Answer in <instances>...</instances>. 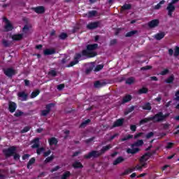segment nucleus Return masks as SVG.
Wrapping results in <instances>:
<instances>
[{
    "instance_id": "1",
    "label": "nucleus",
    "mask_w": 179,
    "mask_h": 179,
    "mask_svg": "<svg viewBox=\"0 0 179 179\" xmlns=\"http://www.w3.org/2000/svg\"><path fill=\"white\" fill-rule=\"evenodd\" d=\"M96 55L97 52L83 50L81 53L75 54L74 60L70 62V64L68 65V68H71L74 66V65L79 64V59H80L82 57H86L87 58H94V57H96Z\"/></svg>"
},
{
    "instance_id": "2",
    "label": "nucleus",
    "mask_w": 179,
    "mask_h": 179,
    "mask_svg": "<svg viewBox=\"0 0 179 179\" xmlns=\"http://www.w3.org/2000/svg\"><path fill=\"white\" fill-rule=\"evenodd\" d=\"M170 114H163V112H158L157 114L154 115L153 116L145 117L144 119L141 120L140 121V124H146L148 122H150V121H152L154 124H156L157 122H163L164 120L169 117Z\"/></svg>"
},
{
    "instance_id": "3",
    "label": "nucleus",
    "mask_w": 179,
    "mask_h": 179,
    "mask_svg": "<svg viewBox=\"0 0 179 179\" xmlns=\"http://www.w3.org/2000/svg\"><path fill=\"white\" fill-rule=\"evenodd\" d=\"M34 144L32 145V149H37L36 153L38 155H41L42 152H44L45 149L43 147L40 148V138H36L33 140Z\"/></svg>"
},
{
    "instance_id": "4",
    "label": "nucleus",
    "mask_w": 179,
    "mask_h": 179,
    "mask_svg": "<svg viewBox=\"0 0 179 179\" xmlns=\"http://www.w3.org/2000/svg\"><path fill=\"white\" fill-rule=\"evenodd\" d=\"M16 146H11L9 147L8 149H5L3 150V155L6 156V157H10L15 155V152H16Z\"/></svg>"
},
{
    "instance_id": "5",
    "label": "nucleus",
    "mask_w": 179,
    "mask_h": 179,
    "mask_svg": "<svg viewBox=\"0 0 179 179\" xmlns=\"http://www.w3.org/2000/svg\"><path fill=\"white\" fill-rule=\"evenodd\" d=\"M101 156V154L100 153V151L99 150H92L87 155H84V159H97L98 157H100Z\"/></svg>"
},
{
    "instance_id": "6",
    "label": "nucleus",
    "mask_w": 179,
    "mask_h": 179,
    "mask_svg": "<svg viewBox=\"0 0 179 179\" xmlns=\"http://www.w3.org/2000/svg\"><path fill=\"white\" fill-rule=\"evenodd\" d=\"M55 106V103H50L47 104L45 106L46 109L42 110L41 111V117H47V115L50 114V113H51V108Z\"/></svg>"
},
{
    "instance_id": "7",
    "label": "nucleus",
    "mask_w": 179,
    "mask_h": 179,
    "mask_svg": "<svg viewBox=\"0 0 179 179\" xmlns=\"http://www.w3.org/2000/svg\"><path fill=\"white\" fill-rule=\"evenodd\" d=\"M3 73L8 78H12L14 75H16V71L13 68L3 69Z\"/></svg>"
},
{
    "instance_id": "8",
    "label": "nucleus",
    "mask_w": 179,
    "mask_h": 179,
    "mask_svg": "<svg viewBox=\"0 0 179 179\" xmlns=\"http://www.w3.org/2000/svg\"><path fill=\"white\" fill-rule=\"evenodd\" d=\"M3 21L6 22V25L4 27L5 31H12L13 30V25L9 22L8 18L4 17Z\"/></svg>"
},
{
    "instance_id": "9",
    "label": "nucleus",
    "mask_w": 179,
    "mask_h": 179,
    "mask_svg": "<svg viewBox=\"0 0 179 179\" xmlns=\"http://www.w3.org/2000/svg\"><path fill=\"white\" fill-rule=\"evenodd\" d=\"M125 122L124 118H120L116 120L113 124V128H118L120 127H122L124 125V122Z\"/></svg>"
},
{
    "instance_id": "10",
    "label": "nucleus",
    "mask_w": 179,
    "mask_h": 179,
    "mask_svg": "<svg viewBox=\"0 0 179 179\" xmlns=\"http://www.w3.org/2000/svg\"><path fill=\"white\" fill-rule=\"evenodd\" d=\"M16 108H17V104L12 101H10L8 102V111L13 113L16 111Z\"/></svg>"
},
{
    "instance_id": "11",
    "label": "nucleus",
    "mask_w": 179,
    "mask_h": 179,
    "mask_svg": "<svg viewBox=\"0 0 179 179\" xmlns=\"http://www.w3.org/2000/svg\"><path fill=\"white\" fill-rule=\"evenodd\" d=\"M99 26H100V22H99V21L90 22L87 25V29H88V30H94V29H97V27H99Z\"/></svg>"
},
{
    "instance_id": "12",
    "label": "nucleus",
    "mask_w": 179,
    "mask_h": 179,
    "mask_svg": "<svg viewBox=\"0 0 179 179\" xmlns=\"http://www.w3.org/2000/svg\"><path fill=\"white\" fill-rule=\"evenodd\" d=\"M33 10L38 13V15H43L45 13V7L43 6H39L33 8Z\"/></svg>"
},
{
    "instance_id": "13",
    "label": "nucleus",
    "mask_w": 179,
    "mask_h": 179,
    "mask_svg": "<svg viewBox=\"0 0 179 179\" xmlns=\"http://www.w3.org/2000/svg\"><path fill=\"white\" fill-rule=\"evenodd\" d=\"M166 10H168V15L171 17L173 16V12L176 10V6L171 3H169L168 6L166 7Z\"/></svg>"
},
{
    "instance_id": "14",
    "label": "nucleus",
    "mask_w": 179,
    "mask_h": 179,
    "mask_svg": "<svg viewBox=\"0 0 179 179\" xmlns=\"http://www.w3.org/2000/svg\"><path fill=\"white\" fill-rule=\"evenodd\" d=\"M160 22L159 20H152L148 22V27L150 29H155V27H157Z\"/></svg>"
},
{
    "instance_id": "15",
    "label": "nucleus",
    "mask_w": 179,
    "mask_h": 179,
    "mask_svg": "<svg viewBox=\"0 0 179 179\" xmlns=\"http://www.w3.org/2000/svg\"><path fill=\"white\" fill-rule=\"evenodd\" d=\"M138 152H141V149L139 148H127V153H128V155H136V153H138Z\"/></svg>"
},
{
    "instance_id": "16",
    "label": "nucleus",
    "mask_w": 179,
    "mask_h": 179,
    "mask_svg": "<svg viewBox=\"0 0 179 179\" xmlns=\"http://www.w3.org/2000/svg\"><path fill=\"white\" fill-rule=\"evenodd\" d=\"M99 48V44L94 43V44H89L86 46L87 51H94V50H97Z\"/></svg>"
},
{
    "instance_id": "17",
    "label": "nucleus",
    "mask_w": 179,
    "mask_h": 179,
    "mask_svg": "<svg viewBox=\"0 0 179 179\" xmlns=\"http://www.w3.org/2000/svg\"><path fill=\"white\" fill-rule=\"evenodd\" d=\"M112 148H113V145L111 144H108L106 146H103L101 150L99 151V153H101V156H102V155H104L106 152H108V150H110V149H112Z\"/></svg>"
},
{
    "instance_id": "18",
    "label": "nucleus",
    "mask_w": 179,
    "mask_h": 179,
    "mask_svg": "<svg viewBox=\"0 0 179 179\" xmlns=\"http://www.w3.org/2000/svg\"><path fill=\"white\" fill-rule=\"evenodd\" d=\"M11 38L13 41H20L23 40V34H17L11 36Z\"/></svg>"
},
{
    "instance_id": "19",
    "label": "nucleus",
    "mask_w": 179,
    "mask_h": 179,
    "mask_svg": "<svg viewBox=\"0 0 179 179\" xmlns=\"http://www.w3.org/2000/svg\"><path fill=\"white\" fill-rule=\"evenodd\" d=\"M57 51L54 48L51 49H45L43 50V55H54V54H56Z\"/></svg>"
},
{
    "instance_id": "20",
    "label": "nucleus",
    "mask_w": 179,
    "mask_h": 179,
    "mask_svg": "<svg viewBox=\"0 0 179 179\" xmlns=\"http://www.w3.org/2000/svg\"><path fill=\"white\" fill-rule=\"evenodd\" d=\"M132 100V96L130 94H127L122 98L121 104H125V103H129Z\"/></svg>"
},
{
    "instance_id": "21",
    "label": "nucleus",
    "mask_w": 179,
    "mask_h": 179,
    "mask_svg": "<svg viewBox=\"0 0 179 179\" xmlns=\"http://www.w3.org/2000/svg\"><path fill=\"white\" fill-rule=\"evenodd\" d=\"M143 145V140H138L131 145V148H139Z\"/></svg>"
},
{
    "instance_id": "22",
    "label": "nucleus",
    "mask_w": 179,
    "mask_h": 179,
    "mask_svg": "<svg viewBox=\"0 0 179 179\" xmlns=\"http://www.w3.org/2000/svg\"><path fill=\"white\" fill-rule=\"evenodd\" d=\"M48 143L50 146H53V145H58V139L55 137H52L48 139Z\"/></svg>"
},
{
    "instance_id": "23",
    "label": "nucleus",
    "mask_w": 179,
    "mask_h": 179,
    "mask_svg": "<svg viewBox=\"0 0 179 179\" xmlns=\"http://www.w3.org/2000/svg\"><path fill=\"white\" fill-rule=\"evenodd\" d=\"M122 162H125V159H124L123 157L120 156L118 157L115 161H113V166H117L120 164V163H122Z\"/></svg>"
},
{
    "instance_id": "24",
    "label": "nucleus",
    "mask_w": 179,
    "mask_h": 179,
    "mask_svg": "<svg viewBox=\"0 0 179 179\" xmlns=\"http://www.w3.org/2000/svg\"><path fill=\"white\" fill-rule=\"evenodd\" d=\"M35 163H36V158L35 157L31 158L27 163V169H28V170L33 169L31 166H33V164H34Z\"/></svg>"
},
{
    "instance_id": "25",
    "label": "nucleus",
    "mask_w": 179,
    "mask_h": 179,
    "mask_svg": "<svg viewBox=\"0 0 179 179\" xmlns=\"http://www.w3.org/2000/svg\"><path fill=\"white\" fill-rule=\"evenodd\" d=\"M106 85H107V83H106L105 82H100L99 80L96 81L94 83V86L96 88H100V87H103V86H106Z\"/></svg>"
},
{
    "instance_id": "26",
    "label": "nucleus",
    "mask_w": 179,
    "mask_h": 179,
    "mask_svg": "<svg viewBox=\"0 0 179 179\" xmlns=\"http://www.w3.org/2000/svg\"><path fill=\"white\" fill-rule=\"evenodd\" d=\"M17 96L18 97L22 99L24 101H26V100H27L28 95L24 92H18Z\"/></svg>"
},
{
    "instance_id": "27",
    "label": "nucleus",
    "mask_w": 179,
    "mask_h": 179,
    "mask_svg": "<svg viewBox=\"0 0 179 179\" xmlns=\"http://www.w3.org/2000/svg\"><path fill=\"white\" fill-rule=\"evenodd\" d=\"M72 167H73V169H83V164L80 162L76 161L72 164Z\"/></svg>"
},
{
    "instance_id": "28",
    "label": "nucleus",
    "mask_w": 179,
    "mask_h": 179,
    "mask_svg": "<svg viewBox=\"0 0 179 179\" xmlns=\"http://www.w3.org/2000/svg\"><path fill=\"white\" fill-rule=\"evenodd\" d=\"M142 108L147 111H150V110H152V104L150 102H147L143 104Z\"/></svg>"
},
{
    "instance_id": "29",
    "label": "nucleus",
    "mask_w": 179,
    "mask_h": 179,
    "mask_svg": "<svg viewBox=\"0 0 179 179\" xmlns=\"http://www.w3.org/2000/svg\"><path fill=\"white\" fill-rule=\"evenodd\" d=\"M22 115H24L25 117L27 116V113H24L22 110H17L14 113V117H16V118H19V117H22Z\"/></svg>"
},
{
    "instance_id": "30",
    "label": "nucleus",
    "mask_w": 179,
    "mask_h": 179,
    "mask_svg": "<svg viewBox=\"0 0 179 179\" xmlns=\"http://www.w3.org/2000/svg\"><path fill=\"white\" fill-rule=\"evenodd\" d=\"M164 36H166V34H164V32H160L155 34V38L159 41V40H162V38H164Z\"/></svg>"
},
{
    "instance_id": "31",
    "label": "nucleus",
    "mask_w": 179,
    "mask_h": 179,
    "mask_svg": "<svg viewBox=\"0 0 179 179\" xmlns=\"http://www.w3.org/2000/svg\"><path fill=\"white\" fill-rule=\"evenodd\" d=\"M92 122V120L90 119H87V120H85L80 124V128H85V127H87L89 124Z\"/></svg>"
},
{
    "instance_id": "32",
    "label": "nucleus",
    "mask_w": 179,
    "mask_h": 179,
    "mask_svg": "<svg viewBox=\"0 0 179 179\" xmlns=\"http://www.w3.org/2000/svg\"><path fill=\"white\" fill-rule=\"evenodd\" d=\"M148 92H149V89L143 87L141 89L138 90V94H146V93H148Z\"/></svg>"
},
{
    "instance_id": "33",
    "label": "nucleus",
    "mask_w": 179,
    "mask_h": 179,
    "mask_svg": "<svg viewBox=\"0 0 179 179\" xmlns=\"http://www.w3.org/2000/svg\"><path fill=\"white\" fill-rule=\"evenodd\" d=\"M93 69H94V64L91 63L90 66L86 69L85 73L87 75H89V73H90V72H92V71H93Z\"/></svg>"
},
{
    "instance_id": "34",
    "label": "nucleus",
    "mask_w": 179,
    "mask_h": 179,
    "mask_svg": "<svg viewBox=\"0 0 179 179\" xmlns=\"http://www.w3.org/2000/svg\"><path fill=\"white\" fill-rule=\"evenodd\" d=\"M132 8V5L125 3L122 6V10H129Z\"/></svg>"
},
{
    "instance_id": "35",
    "label": "nucleus",
    "mask_w": 179,
    "mask_h": 179,
    "mask_svg": "<svg viewBox=\"0 0 179 179\" xmlns=\"http://www.w3.org/2000/svg\"><path fill=\"white\" fill-rule=\"evenodd\" d=\"M69 177H71V172L69 171H66L63 173L61 179H68Z\"/></svg>"
},
{
    "instance_id": "36",
    "label": "nucleus",
    "mask_w": 179,
    "mask_h": 179,
    "mask_svg": "<svg viewBox=\"0 0 179 179\" xmlns=\"http://www.w3.org/2000/svg\"><path fill=\"white\" fill-rule=\"evenodd\" d=\"M166 83L171 84L174 82V75H171L166 80H165Z\"/></svg>"
},
{
    "instance_id": "37",
    "label": "nucleus",
    "mask_w": 179,
    "mask_h": 179,
    "mask_svg": "<svg viewBox=\"0 0 179 179\" xmlns=\"http://www.w3.org/2000/svg\"><path fill=\"white\" fill-rule=\"evenodd\" d=\"M2 44L3 45V47L8 48L10 45H12V42H10L9 41H6V39H3Z\"/></svg>"
},
{
    "instance_id": "38",
    "label": "nucleus",
    "mask_w": 179,
    "mask_h": 179,
    "mask_svg": "<svg viewBox=\"0 0 179 179\" xmlns=\"http://www.w3.org/2000/svg\"><path fill=\"white\" fill-rule=\"evenodd\" d=\"M97 15V10H90L87 13L88 17H94Z\"/></svg>"
},
{
    "instance_id": "39",
    "label": "nucleus",
    "mask_w": 179,
    "mask_h": 179,
    "mask_svg": "<svg viewBox=\"0 0 179 179\" xmlns=\"http://www.w3.org/2000/svg\"><path fill=\"white\" fill-rule=\"evenodd\" d=\"M134 110H135V106H131L130 108H127L124 111V115H128V114H129L130 113H132V111H134Z\"/></svg>"
},
{
    "instance_id": "40",
    "label": "nucleus",
    "mask_w": 179,
    "mask_h": 179,
    "mask_svg": "<svg viewBox=\"0 0 179 179\" xmlns=\"http://www.w3.org/2000/svg\"><path fill=\"white\" fill-rule=\"evenodd\" d=\"M136 33H138L137 30H133L127 32L125 36L126 37H132V36H135Z\"/></svg>"
},
{
    "instance_id": "41",
    "label": "nucleus",
    "mask_w": 179,
    "mask_h": 179,
    "mask_svg": "<svg viewBox=\"0 0 179 179\" xmlns=\"http://www.w3.org/2000/svg\"><path fill=\"white\" fill-rule=\"evenodd\" d=\"M59 40H66V38H68V34L65 32H62L59 35Z\"/></svg>"
},
{
    "instance_id": "42",
    "label": "nucleus",
    "mask_w": 179,
    "mask_h": 179,
    "mask_svg": "<svg viewBox=\"0 0 179 179\" xmlns=\"http://www.w3.org/2000/svg\"><path fill=\"white\" fill-rule=\"evenodd\" d=\"M40 94V91L39 90H36L35 91L32 92L31 94V99H34L35 97H37Z\"/></svg>"
},
{
    "instance_id": "43",
    "label": "nucleus",
    "mask_w": 179,
    "mask_h": 179,
    "mask_svg": "<svg viewBox=\"0 0 179 179\" xmlns=\"http://www.w3.org/2000/svg\"><path fill=\"white\" fill-rule=\"evenodd\" d=\"M132 138H134V135L132 134H129L127 136L121 138V141L122 142H125V141H128L129 139H132Z\"/></svg>"
},
{
    "instance_id": "44",
    "label": "nucleus",
    "mask_w": 179,
    "mask_h": 179,
    "mask_svg": "<svg viewBox=\"0 0 179 179\" xmlns=\"http://www.w3.org/2000/svg\"><path fill=\"white\" fill-rule=\"evenodd\" d=\"M149 160V157H146L144 154L141 158H140V163H143L145 162H148Z\"/></svg>"
},
{
    "instance_id": "45",
    "label": "nucleus",
    "mask_w": 179,
    "mask_h": 179,
    "mask_svg": "<svg viewBox=\"0 0 179 179\" xmlns=\"http://www.w3.org/2000/svg\"><path fill=\"white\" fill-rule=\"evenodd\" d=\"M134 82H135V80L133 78V77H130L126 80L127 85H132Z\"/></svg>"
},
{
    "instance_id": "46",
    "label": "nucleus",
    "mask_w": 179,
    "mask_h": 179,
    "mask_svg": "<svg viewBox=\"0 0 179 179\" xmlns=\"http://www.w3.org/2000/svg\"><path fill=\"white\" fill-rule=\"evenodd\" d=\"M103 68H104V66L103 64H99L95 67L94 72H99V71H101Z\"/></svg>"
},
{
    "instance_id": "47",
    "label": "nucleus",
    "mask_w": 179,
    "mask_h": 179,
    "mask_svg": "<svg viewBox=\"0 0 179 179\" xmlns=\"http://www.w3.org/2000/svg\"><path fill=\"white\" fill-rule=\"evenodd\" d=\"M30 131V127L26 126L21 130V134H26V132H29Z\"/></svg>"
},
{
    "instance_id": "48",
    "label": "nucleus",
    "mask_w": 179,
    "mask_h": 179,
    "mask_svg": "<svg viewBox=\"0 0 179 179\" xmlns=\"http://www.w3.org/2000/svg\"><path fill=\"white\" fill-rule=\"evenodd\" d=\"M48 74L55 78V76H57V71L55 70H50Z\"/></svg>"
},
{
    "instance_id": "49",
    "label": "nucleus",
    "mask_w": 179,
    "mask_h": 179,
    "mask_svg": "<svg viewBox=\"0 0 179 179\" xmlns=\"http://www.w3.org/2000/svg\"><path fill=\"white\" fill-rule=\"evenodd\" d=\"M54 160V155H51L50 157H48L45 159V163H50V162H52Z\"/></svg>"
},
{
    "instance_id": "50",
    "label": "nucleus",
    "mask_w": 179,
    "mask_h": 179,
    "mask_svg": "<svg viewBox=\"0 0 179 179\" xmlns=\"http://www.w3.org/2000/svg\"><path fill=\"white\" fill-rule=\"evenodd\" d=\"M170 72V71L167 69H164V71L160 72V75H162V76H164L166 75H167Z\"/></svg>"
},
{
    "instance_id": "51",
    "label": "nucleus",
    "mask_w": 179,
    "mask_h": 179,
    "mask_svg": "<svg viewBox=\"0 0 179 179\" xmlns=\"http://www.w3.org/2000/svg\"><path fill=\"white\" fill-rule=\"evenodd\" d=\"M13 156L14 160H19L20 159V155H19L18 153H16V152H15Z\"/></svg>"
},
{
    "instance_id": "52",
    "label": "nucleus",
    "mask_w": 179,
    "mask_h": 179,
    "mask_svg": "<svg viewBox=\"0 0 179 179\" xmlns=\"http://www.w3.org/2000/svg\"><path fill=\"white\" fill-rule=\"evenodd\" d=\"M173 55H174V57H178V55H179V47L178 46L176 47Z\"/></svg>"
},
{
    "instance_id": "53",
    "label": "nucleus",
    "mask_w": 179,
    "mask_h": 179,
    "mask_svg": "<svg viewBox=\"0 0 179 179\" xmlns=\"http://www.w3.org/2000/svg\"><path fill=\"white\" fill-rule=\"evenodd\" d=\"M132 173V170L131 169H126L123 173V176H128V174Z\"/></svg>"
},
{
    "instance_id": "54",
    "label": "nucleus",
    "mask_w": 179,
    "mask_h": 179,
    "mask_svg": "<svg viewBox=\"0 0 179 179\" xmlns=\"http://www.w3.org/2000/svg\"><path fill=\"white\" fill-rule=\"evenodd\" d=\"M60 169L61 167L59 166H56L55 168H52L50 171L51 173H54L55 171H58Z\"/></svg>"
},
{
    "instance_id": "55",
    "label": "nucleus",
    "mask_w": 179,
    "mask_h": 179,
    "mask_svg": "<svg viewBox=\"0 0 179 179\" xmlns=\"http://www.w3.org/2000/svg\"><path fill=\"white\" fill-rule=\"evenodd\" d=\"M174 146V143H167L166 149H171Z\"/></svg>"
},
{
    "instance_id": "56",
    "label": "nucleus",
    "mask_w": 179,
    "mask_h": 179,
    "mask_svg": "<svg viewBox=\"0 0 179 179\" xmlns=\"http://www.w3.org/2000/svg\"><path fill=\"white\" fill-rule=\"evenodd\" d=\"M149 69H152V66H145L141 68V71H149Z\"/></svg>"
},
{
    "instance_id": "57",
    "label": "nucleus",
    "mask_w": 179,
    "mask_h": 179,
    "mask_svg": "<svg viewBox=\"0 0 179 179\" xmlns=\"http://www.w3.org/2000/svg\"><path fill=\"white\" fill-rule=\"evenodd\" d=\"M94 139H96V137H92L90 138H88V139L85 140V143H90V142H93V141H94Z\"/></svg>"
},
{
    "instance_id": "58",
    "label": "nucleus",
    "mask_w": 179,
    "mask_h": 179,
    "mask_svg": "<svg viewBox=\"0 0 179 179\" xmlns=\"http://www.w3.org/2000/svg\"><path fill=\"white\" fill-rule=\"evenodd\" d=\"M64 88H65V84H59V85H57V89L59 90H62Z\"/></svg>"
},
{
    "instance_id": "59",
    "label": "nucleus",
    "mask_w": 179,
    "mask_h": 179,
    "mask_svg": "<svg viewBox=\"0 0 179 179\" xmlns=\"http://www.w3.org/2000/svg\"><path fill=\"white\" fill-rule=\"evenodd\" d=\"M130 129H131V131H132V132H135L136 131V125L131 124L130 126Z\"/></svg>"
},
{
    "instance_id": "60",
    "label": "nucleus",
    "mask_w": 179,
    "mask_h": 179,
    "mask_svg": "<svg viewBox=\"0 0 179 179\" xmlns=\"http://www.w3.org/2000/svg\"><path fill=\"white\" fill-rule=\"evenodd\" d=\"M142 135H143V132L136 134V135H134V139H138V138H141V136H142Z\"/></svg>"
},
{
    "instance_id": "61",
    "label": "nucleus",
    "mask_w": 179,
    "mask_h": 179,
    "mask_svg": "<svg viewBox=\"0 0 179 179\" xmlns=\"http://www.w3.org/2000/svg\"><path fill=\"white\" fill-rule=\"evenodd\" d=\"M153 135H155V133L153 132H149L148 134H147L146 135V138L147 139H150V138H152V136H153Z\"/></svg>"
},
{
    "instance_id": "62",
    "label": "nucleus",
    "mask_w": 179,
    "mask_h": 179,
    "mask_svg": "<svg viewBox=\"0 0 179 179\" xmlns=\"http://www.w3.org/2000/svg\"><path fill=\"white\" fill-rule=\"evenodd\" d=\"M50 155H51V150H49L44 152L43 156L45 157H47L50 156Z\"/></svg>"
},
{
    "instance_id": "63",
    "label": "nucleus",
    "mask_w": 179,
    "mask_h": 179,
    "mask_svg": "<svg viewBox=\"0 0 179 179\" xmlns=\"http://www.w3.org/2000/svg\"><path fill=\"white\" fill-rule=\"evenodd\" d=\"M117 44V39H113L110 41V45H115Z\"/></svg>"
},
{
    "instance_id": "64",
    "label": "nucleus",
    "mask_w": 179,
    "mask_h": 179,
    "mask_svg": "<svg viewBox=\"0 0 179 179\" xmlns=\"http://www.w3.org/2000/svg\"><path fill=\"white\" fill-rule=\"evenodd\" d=\"M30 157V155L29 154H24L23 156H22V160H26L27 159L29 158Z\"/></svg>"
}]
</instances>
